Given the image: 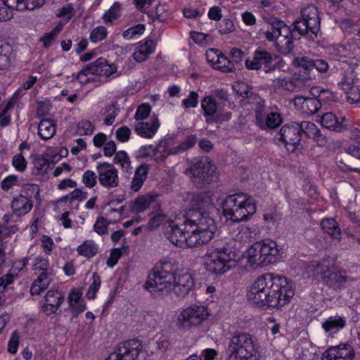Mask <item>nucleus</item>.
<instances>
[{
	"label": "nucleus",
	"mask_w": 360,
	"mask_h": 360,
	"mask_svg": "<svg viewBox=\"0 0 360 360\" xmlns=\"http://www.w3.org/2000/svg\"><path fill=\"white\" fill-rule=\"evenodd\" d=\"M321 228L333 238L340 240L341 232L337 221L333 218H326L321 221Z\"/></svg>",
	"instance_id": "35"
},
{
	"label": "nucleus",
	"mask_w": 360,
	"mask_h": 360,
	"mask_svg": "<svg viewBox=\"0 0 360 360\" xmlns=\"http://www.w3.org/2000/svg\"><path fill=\"white\" fill-rule=\"evenodd\" d=\"M142 349V344L132 339L122 342L105 360H136Z\"/></svg>",
	"instance_id": "12"
},
{
	"label": "nucleus",
	"mask_w": 360,
	"mask_h": 360,
	"mask_svg": "<svg viewBox=\"0 0 360 360\" xmlns=\"http://www.w3.org/2000/svg\"><path fill=\"white\" fill-rule=\"evenodd\" d=\"M198 103V94L195 91H191L187 98L183 100L182 105L185 108H195Z\"/></svg>",
	"instance_id": "56"
},
{
	"label": "nucleus",
	"mask_w": 360,
	"mask_h": 360,
	"mask_svg": "<svg viewBox=\"0 0 360 360\" xmlns=\"http://www.w3.org/2000/svg\"><path fill=\"white\" fill-rule=\"evenodd\" d=\"M160 124L157 117L153 118L150 122H141L136 126V133L144 138H151L159 128Z\"/></svg>",
	"instance_id": "28"
},
{
	"label": "nucleus",
	"mask_w": 360,
	"mask_h": 360,
	"mask_svg": "<svg viewBox=\"0 0 360 360\" xmlns=\"http://www.w3.org/2000/svg\"><path fill=\"white\" fill-rule=\"evenodd\" d=\"M201 108L207 124L218 123L220 118L217 115V101L212 96H205L201 101Z\"/></svg>",
	"instance_id": "22"
},
{
	"label": "nucleus",
	"mask_w": 360,
	"mask_h": 360,
	"mask_svg": "<svg viewBox=\"0 0 360 360\" xmlns=\"http://www.w3.org/2000/svg\"><path fill=\"white\" fill-rule=\"evenodd\" d=\"M297 122L283 125L279 131V141L285 146L288 150L294 152L300 146L302 135Z\"/></svg>",
	"instance_id": "13"
},
{
	"label": "nucleus",
	"mask_w": 360,
	"mask_h": 360,
	"mask_svg": "<svg viewBox=\"0 0 360 360\" xmlns=\"http://www.w3.org/2000/svg\"><path fill=\"white\" fill-rule=\"evenodd\" d=\"M96 169L98 181L103 187L110 189L119 186L118 172L112 164L101 162Z\"/></svg>",
	"instance_id": "14"
},
{
	"label": "nucleus",
	"mask_w": 360,
	"mask_h": 360,
	"mask_svg": "<svg viewBox=\"0 0 360 360\" xmlns=\"http://www.w3.org/2000/svg\"><path fill=\"white\" fill-rule=\"evenodd\" d=\"M330 271L329 262L327 260L323 261H312L309 262L306 266V273L308 277L316 278L319 276L323 278L326 274Z\"/></svg>",
	"instance_id": "26"
},
{
	"label": "nucleus",
	"mask_w": 360,
	"mask_h": 360,
	"mask_svg": "<svg viewBox=\"0 0 360 360\" xmlns=\"http://www.w3.org/2000/svg\"><path fill=\"white\" fill-rule=\"evenodd\" d=\"M150 207H160L156 196L146 194L129 202V210L134 213L142 212Z\"/></svg>",
	"instance_id": "21"
},
{
	"label": "nucleus",
	"mask_w": 360,
	"mask_h": 360,
	"mask_svg": "<svg viewBox=\"0 0 360 360\" xmlns=\"http://www.w3.org/2000/svg\"><path fill=\"white\" fill-rule=\"evenodd\" d=\"M323 281L329 288L338 290L345 287L347 281H353V278L344 275L341 271H331L330 270L323 277Z\"/></svg>",
	"instance_id": "23"
},
{
	"label": "nucleus",
	"mask_w": 360,
	"mask_h": 360,
	"mask_svg": "<svg viewBox=\"0 0 360 360\" xmlns=\"http://www.w3.org/2000/svg\"><path fill=\"white\" fill-rule=\"evenodd\" d=\"M194 281L190 274L176 275L175 282L172 283V291L179 298H184L192 290Z\"/></svg>",
	"instance_id": "18"
},
{
	"label": "nucleus",
	"mask_w": 360,
	"mask_h": 360,
	"mask_svg": "<svg viewBox=\"0 0 360 360\" xmlns=\"http://www.w3.org/2000/svg\"><path fill=\"white\" fill-rule=\"evenodd\" d=\"M148 167L146 165H140L135 172L133 180L131 182V188L137 192L143 186L148 176Z\"/></svg>",
	"instance_id": "33"
},
{
	"label": "nucleus",
	"mask_w": 360,
	"mask_h": 360,
	"mask_svg": "<svg viewBox=\"0 0 360 360\" xmlns=\"http://www.w3.org/2000/svg\"><path fill=\"white\" fill-rule=\"evenodd\" d=\"M34 174H39L46 172L49 167V161L44 158L37 157L33 160Z\"/></svg>",
	"instance_id": "44"
},
{
	"label": "nucleus",
	"mask_w": 360,
	"mask_h": 360,
	"mask_svg": "<svg viewBox=\"0 0 360 360\" xmlns=\"http://www.w3.org/2000/svg\"><path fill=\"white\" fill-rule=\"evenodd\" d=\"M77 251L80 255L92 257L97 254L98 247L93 240H86L77 247Z\"/></svg>",
	"instance_id": "36"
},
{
	"label": "nucleus",
	"mask_w": 360,
	"mask_h": 360,
	"mask_svg": "<svg viewBox=\"0 0 360 360\" xmlns=\"http://www.w3.org/2000/svg\"><path fill=\"white\" fill-rule=\"evenodd\" d=\"M12 164L16 170L21 172H24L27 167V161L22 153L13 156Z\"/></svg>",
	"instance_id": "53"
},
{
	"label": "nucleus",
	"mask_w": 360,
	"mask_h": 360,
	"mask_svg": "<svg viewBox=\"0 0 360 360\" xmlns=\"http://www.w3.org/2000/svg\"><path fill=\"white\" fill-rule=\"evenodd\" d=\"M151 111V107L148 104L143 103L139 105L135 113L134 118L136 120H141L147 118Z\"/></svg>",
	"instance_id": "52"
},
{
	"label": "nucleus",
	"mask_w": 360,
	"mask_h": 360,
	"mask_svg": "<svg viewBox=\"0 0 360 360\" xmlns=\"http://www.w3.org/2000/svg\"><path fill=\"white\" fill-rule=\"evenodd\" d=\"M285 63L278 56L264 49H257L252 56V59L245 60V66L249 70H263L265 73H272L282 70Z\"/></svg>",
	"instance_id": "8"
},
{
	"label": "nucleus",
	"mask_w": 360,
	"mask_h": 360,
	"mask_svg": "<svg viewBox=\"0 0 360 360\" xmlns=\"http://www.w3.org/2000/svg\"><path fill=\"white\" fill-rule=\"evenodd\" d=\"M232 239L217 240L205 254V265L208 271L222 274L235 266L236 252L232 248Z\"/></svg>",
	"instance_id": "4"
},
{
	"label": "nucleus",
	"mask_w": 360,
	"mask_h": 360,
	"mask_svg": "<svg viewBox=\"0 0 360 360\" xmlns=\"http://www.w3.org/2000/svg\"><path fill=\"white\" fill-rule=\"evenodd\" d=\"M314 59L307 56H298L294 58L292 65L295 68H300L305 72L313 70Z\"/></svg>",
	"instance_id": "37"
},
{
	"label": "nucleus",
	"mask_w": 360,
	"mask_h": 360,
	"mask_svg": "<svg viewBox=\"0 0 360 360\" xmlns=\"http://www.w3.org/2000/svg\"><path fill=\"white\" fill-rule=\"evenodd\" d=\"M145 31V25L139 24L131 27L123 32V37L127 39H133L136 35L142 34Z\"/></svg>",
	"instance_id": "47"
},
{
	"label": "nucleus",
	"mask_w": 360,
	"mask_h": 360,
	"mask_svg": "<svg viewBox=\"0 0 360 360\" xmlns=\"http://www.w3.org/2000/svg\"><path fill=\"white\" fill-rule=\"evenodd\" d=\"M355 356L352 347L349 345H340L326 350L321 360H353Z\"/></svg>",
	"instance_id": "19"
},
{
	"label": "nucleus",
	"mask_w": 360,
	"mask_h": 360,
	"mask_svg": "<svg viewBox=\"0 0 360 360\" xmlns=\"http://www.w3.org/2000/svg\"><path fill=\"white\" fill-rule=\"evenodd\" d=\"M298 125L301 135L305 134L309 139L314 136L315 132H317L319 129L315 124L307 121L298 123Z\"/></svg>",
	"instance_id": "43"
},
{
	"label": "nucleus",
	"mask_w": 360,
	"mask_h": 360,
	"mask_svg": "<svg viewBox=\"0 0 360 360\" xmlns=\"http://www.w3.org/2000/svg\"><path fill=\"white\" fill-rule=\"evenodd\" d=\"M218 30L221 34H227L234 31L235 25L230 19H224L219 24Z\"/></svg>",
	"instance_id": "51"
},
{
	"label": "nucleus",
	"mask_w": 360,
	"mask_h": 360,
	"mask_svg": "<svg viewBox=\"0 0 360 360\" xmlns=\"http://www.w3.org/2000/svg\"><path fill=\"white\" fill-rule=\"evenodd\" d=\"M217 60L218 63L215 65V69L221 70L225 72H233L236 70L233 62L229 60L224 54H221Z\"/></svg>",
	"instance_id": "41"
},
{
	"label": "nucleus",
	"mask_w": 360,
	"mask_h": 360,
	"mask_svg": "<svg viewBox=\"0 0 360 360\" xmlns=\"http://www.w3.org/2000/svg\"><path fill=\"white\" fill-rule=\"evenodd\" d=\"M295 295L292 284L282 276L265 274L259 276L247 293L249 302L259 308L283 307Z\"/></svg>",
	"instance_id": "3"
},
{
	"label": "nucleus",
	"mask_w": 360,
	"mask_h": 360,
	"mask_svg": "<svg viewBox=\"0 0 360 360\" xmlns=\"http://www.w3.org/2000/svg\"><path fill=\"white\" fill-rule=\"evenodd\" d=\"M221 54L222 53L218 49H210L206 51L205 56L208 63L214 68L218 63L217 58H220Z\"/></svg>",
	"instance_id": "54"
},
{
	"label": "nucleus",
	"mask_w": 360,
	"mask_h": 360,
	"mask_svg": "<svg viewBox=\"0 0 360 360\" xmlns=\"http://www.w3.org/2000/svg\"><path fill=\"white\" fill-rule=\"evenodd\" d=\"M165 216L162 214H158L151 218L148 223V227L150 230H155L164 221Z\"/></svg>",
	"instance_id": "59"
},
{
	"label": "nucleus",
	"mask_w": 360,
	"mask_h": 360,
	"mask_svg": "<svg viewBox=\"0 0 360 360\" xmlns=\"http://www.w3.org/2000/svg\"><path fill=\"white\" fill-rule=\"evenodd\" d=\"M117 71V67L114 64H109L106 59L99 58L96 61L86 65L77 75L75 79H78L81 84H86L89 79H82L83 75L92 74L98 76L109 77Z\"/></svg>",
	"instance_id": "10"
},
{
	"label": "nucleus",
	"mask_w": 360,
	"mask_h": 360,
	"mask_svg": "<svg viewBox=\"0 0 360 360\" xmlns=\"http://www.w3.org/2000/svg\"><path fill=\"white\" fill-rule=\"evenodd\" d=\"M18 181V176L15 175H9L1 181V186L4 191H8Z\"/></svg>",
	"instance_id": "61"
},
{
	"label": "nucleus",
	"mask_w": 360,
	"mask_h": 360,
	"mask_svg": "<svg viewBox=\"0 0 360 360\" xmlns=\"http://www.w3.org/2000/svg\"><path fill=\"white\" fill-rule=\"evenodd\" d=\"M120 4L115 2L112 6L103 15V19L106 24H110L120 15Z\"/></svg>",
	"instance_id": "39"
},
{
	"label": "nucleus",
	"mask_w": 360,
	"mask_h": 360,
	"mask_svg": "<svg viewBox=\"0 0 360 360\" xmlns=\"http://www.w3.org/2000/svg\"><path fill=\"white\" fill-rule=\"evenodd\" d=\"M294 105L300 110L303 114L311 115L316 113L321 107V103L315 97L296 96L294 98Z\"/></svg>",
	"instance_id": "20"
},
{
	"label": "nucleus",
	"mask_w": 360,
	"mask_h": 360,
	"mask_svg": "<svg viewBox=\"0 0 360 360\" xmlns=\"http://www.w3.org/2000/svg\"><path fill=\"white\" fill-rule=\"evenodd\" d=\"M210 316L207 307L193 304L179 313L176 325L181 330H189L200 326Z\"/></svg>",
	"instance_id": "9"
},
{
	"label": "nucleus",
	"mask_w": 360,
	"mask_h": 360,
	"mask_svg": "<svg viewBox=\"0 0 360 360\" xmlns=\"http://www.w3.org/2000/svg\"><path fill=\"white\" fill-rule=\"evenodd\" d=\"M64 300L65 297L63 292L58 290H50L40 302L41 310L46 316L55 314Z\"/></svg>",
	"instance_id": "16"
},
{
	"label": "nucleus",
	"mask_w": 360,
	"mask_h": 360,
	"mask_svg": "<svg viewBox=\"0 0 360 360\" xmlns=\"http://www.w3.org/2000/svg\"><path fill=\"white\" fill-rule=\"evenodd\" d=\"M169 17V12L166 5H158L155 9V19L165 22Z\"/></svg>",
	"instance_id": "55"
},
{
	"label": "nucleus",
	"mask_w": 360,
	"mask_h": 360,
	"mask_svg": "<svg viewBox=\"0 0 360 360\" xmlns=\"http://www.w3.org/2000/svg\"><path fill=\"white\" fill-rule=\"evenodd\" d=\"M13 47L8 43L0 40V70H6L10 67Z\"/></svg>",
	"instance_id": "31"
},
{
	"label": "nucleus",
	"mask_w": 360,
	"mask_h": 360,
	"mask_svg": "<svg viewBox=\"0 0 360 360\" xmlns=\"http://www.w3.org/2000/svg\"><path fill=\"white\" fill-rule=\"evenodd\" d=\"M223 214L232 222L247 221L256 212L255 200L245 193H239L227 196L222 202Z\"/></svg>",
	"instance_id": "6"
},
{
	"label": "nucleus",
	"mask_w": 360,
	"mask_h": 360,
	"mask_svg": "<svg viewBox=\"0 0 360 360\" xmlns=\"http://www.w3.org/2000/svg\"><path fill=\"white\" fill-rule=\"evenodd\" d=\"M94 231L99 235H103L108 232V224L104 217H98L94 226Z\"/></svg>",
	"instance_id": "57"
},
{
	"label": "nucleus",
	"mask_w": 360,
	"mask_h": 360,
	"mask_svg": "<svg viewBox=\"0 0 360 360\" xmlns=\"http://www.w3.org/2000/svg\"><path fill=\"white\" fill-rule=\"evenodd\" d=\"M339 87L347 95V100L350 103L360 102V84L355 72L351 68L345 71L342 78L338 82Z\"/></svg>",
	"instance_id": "11"
},
{
	"label": "nucleus",
	"mask_w": 360,
	"mask_h": 360,
	"mask_svg": "<svg viewBox=\"0 0 360 360\" xmlns=\"http://www.w3.org/2000/svg\"><path fill=\"white\" fill-rule=\"evenodd\" d=\"M212 162L207 157H201L191 165L188 169L193 178L198 179L202 184H210L212 170Z\"/></svg>",
	"instance_id": "15"
},
{
	"label": "nucleus",
	"mask_w": 360,
	"mask_h": 360,
	"mask_svg": "<svg viewBox=\"0 0 360 360\" xmlns=\"http://www.w3.org/2000/svg\"><path fill=\"white\" fill-rule=\"evenodd\" d=\"M131 131L127 127H122L116 131V138L120 142H125L129 139Z\"/></svg>",
	"instance_id": "60"
},
{
	"label": "nucleus",
	"mask_w": 360,
	"mask_h": 360,
	"mask_svg": "<svg viewBox=\"0 0 360 360\" xmlns=\"http://www.w3.org/2000/svg\"><path fill=\"white\" fill-rule=\"evenodd\" d=\"M19 345V336L17 335V333L15 332L8 344V351L11 354H15Z\"/></svg>",
	"instance_id": "64"
},
{
	"label": "nucleus",
	"mask_w": 360,
	"mask_h": 360,
	"mask_svg": "<svg viewBox=\"0 0 360 360\" xmlns=\"http://www.w3.org/2000/svg\"><path fill=\"white\" fill-rule=\"evenodd\" d=\"M197 142V136L195 135H191L186 138L180 145L174 148L175 153L180 151H185L192 148Z\"/></svg>",
	"instance_id": "49"
},
{
	"label": "nucleus",
	"mask_w": 360,
	"mask_h": 360,
	"mask_svg": "<svg viewBox=\"0 0 360 360\" xmlns=\"http://www.w3.org/2000/svg\"><path fill=\"white\" fill-rule=\"evenodd\" d=\"M261 250L260 243L258 241L252 245L247 252L248 263L254 268L264 266Z\"/></svg>",
	"instance_id": "30"
},
{
	"label": "nucleus",
	"mask_w": 360,
	"mask_h": 360,
	"mask_svg": "<svg viewBox=\"0 0 360 360\" xmlns=\"http://www.w3.org/2000/svg\"><path fill=\"white\" fill-rule=\"evenodd\" d=\"M176 267L169 262H159L148 276L145 288L155 297L172 292V283L175 282Z\"/></svg>",
	"instance_id": "5"
},
{
	"label": "nucleus",
	"mask_w": 360,
	"mask_h": 360,
	"mask_svg": "<svg viewBox=\"0 0 360 360\" xmlns=\"http://www.w3.org/2000/svg\"><path fill=\"white\" fill-rule=\"evenodd\" d=\"M346 120L345 117H341L339 122L338 117L332 112L324 113L321 120V124L324 128L330 129L334 131L341 132L346 129L344 122Z\"/></svg>",
	"instance_id": "27"
},
{
	"label": "nucleus",
	"mask_w": 360,
	"mask_h": 360,
	"mask_svg": "<svg viewBox=\"0 0 360 360\" xmlns=\"http://www.w3.org/2000/svg\"><path fill=\"white\" fill-rule=\"evenodd\" d=\"M51 269H49L47 271H42V272L39 274V276L35 281L39 283H41L43 286L48 288L51 282L50 276H51Z\"/></svg>",
	"instance_id": "62"
},
{
	"label": "nucleus",
	"mask_w": 360,
	"mask_h": 360,
	"mask_svg": "<svg viewBox=\"0 0 360 360\" xmlns=\"http://www.w3.org/2000/svg\"><path fill=\"white\" fill-rule=\"evenodd\" d=\"M346 324L345 317L341 316H330L322 323V327L326 332H337L343 328Z\"/></svg>",
	"instance_id": "34"
},
{
	"label": "nucleus",
	"mask_w": 360,
	"mask_h": 360,
	"mask_svg": "<svg viewBox=\"0 0 360 360\" xmlns=\"http://www.w3.org/2000/svg\"><path fill=\"white\" fill-rule=\"evenodd\" d=\"M56 133V122L54 120L44 119L38 125V134L44 140H49Z\"/></svg>",
	"instance_id": "32"
},
{
	"label": "nucleus",
	"mask_w": 360,
	"mask_h": 360,
	"mask_svg": "<svg viewBox=\"0 0 360 360\" xmlns=\"http://www.w3.org/2000/svg\"><path fill=\"white\" fill-rule=\"evenodd\" d=\"M257 124L262 129H274L282 122V118L278 112H270L263 115L261 112L256 114Z\"/></svg>",
	"instance_id": "24"
},
{
	"label": "nucleus",
	"mask_w": 360,
	"mask_h": 360,
	"mask_svg": "<svg viewBox=\"0 0 360 360\" xmlns=\"http://www.w3.org/2000/svg\"><path fill=\"white\" fill-rule=\"evenodd\" d=\"M214 206L209 193L193 194L189 200V208L183 223L169 222L165 235L174 245L181 247H198L208 243L217 230L214 220L210 216Z\"/></svg>",
	"instance_id": "1"
},
{
	"label": "nucleus",
	"mask_w": 360,
	"mask_h": 360,
	"mask_svg": "<svg viewBox=\"0 0 360 360\" xmlns=\"http://www.w3.org/2000/svg\"><path fill=\"white\" fill-rule=\"evenodd\" d=\"M107 34V29L104 26H98L91 31L89 39L91 42L97 43L103 40Z\"/></svg>",
	"instance_id": "46"
},
{
	"label": "nucleus",
	"mask_w": 360,
	"mask_h": 360,
	"mask_svg": "<svg viewBox=\"0 0 360 360\" xmlns=\"http://www.w3.org/2000/svg\"><path fill=\"white\" fill-rule=\"evenodd\" d=\"M94 130V126L89 120H82L77 123V133L80 136L91 135Z\"/></svg>",
	"instance_id": "45"
},
{
	"label": "nucleus",
	"mask_w": 360,
	"mask_h": 360,
	"mask_svg": "<svg viewBox=\"0 0 360 360\" xmlns=\"http://www.w3.org/2000/svg\"><path fill=\"white\" fill-rule=\"evenodd\" d=\"M32 206V200L22 195H19L14 198L11 202V207L13 212L18 215L29 212Z\"/></svg>",
	"instance_id": "29"
},
{
	"label": "nucleus",
	"mask_w": 360,
	"mask_h": 360,
	"mask_svg": "<svg viewBox=\"0 0 360 360\" xmlns=\"http://www.w3.org/2000/svg\"><path fill=\"white\" fill-rule=\"evenodd\" d=\"M162 149L164 150L165 147L161 143L156 147H154L153 145H148L142 146L139 150V153L142 157H156L158 159L159 157L157 155L158 153L162 152Z\"/></svg>",
	"instance_id": "40"
},
{
	"label": "nucleus",
	"mask_w": 360,
	"mask_h": 360,
	"mask_svg": "<svg viewBox=\"0 0 360 360\" xmlns=\"http://www.w3.org/2000/svg\"><path fill=\"white\" fill-rule=\"evenodd\" d=\"M259 242L262 249V260H263L264 266L276 263L280 259L281 250L278 248L276 241L265 239Z\"/></svg>",
	"instance_id": "17"
},
{
	"label": "nucleus",
	"mask_w": 360,
	"mask_h": 360,
	"mask_svg": "<svg viewBox=\"0 0 360 360\" xmlns=\"http://www.w3.org/2000/svg\"><path fill=\"white\" fill-rule=\"evenodd\" d=\"M259 345L247 333H238L230 339L227 348L228 360H259Z\"/></svg>",
	"instance_id": "7"
},
{
	"label": "nucleus",
	"mask_w": 360,
	"mask_h": 360,
	"mask_svg": "<svg viewBox=\"0 0 360 360\" xmlns=\"http://www.w3.org/2000/svg\"><path fill=\"white\" fill-rule=\"evenodd\" d=\"M272 85L275 89L281 88L289 91H292L295 87L290 77H282L281 76L272 79Z\"/></svg>",
	"instance_id": "38"
},
{
	"label": "nucleus",
	"mask_w": 360,
	"mask_h": 360,
	"mask_svg": "<svg viewBox=\"0 0 360 360\" xmlns=\"http://www.w3.org/2000/svg\"><path fill=\"white\" fill-rule=\"evenodd\" d=\"M155 46V42L150 39H146L144 41H140L133 53L134 59L139 63L145 61L154 52Z\"/></svg>",
	"instance_id": "25"
},
{
	"label": "nucleus",
	"mask_w": 360,
	"mask_h": 360,
	"mask_svg": "<svg viewBox=\"0 0 360 360\" xmlns=\"http://www.w3.org/2000/svg\"><path fill=\"white\" fill-rule=\"evenodd\" d=\"M44 4V0H20V11L33 10Z\"/></svg>",
	"instance_id": "48"
},
{
	"label": "nucleus",
	"mask_w": 360,
	"mask_h": 360,
	"mask_svg": "<svg viewBox=\"0 0 360 360\" xmlns=\"http://www.w3.org/2000/svg\"><path fill=\"white\" fill-rule=\"evenodd\" d=\"M98 176L95 172L87 170L84 172L82 177L84 184L88 188H93L96 184Z\"/></svg>",
	"instance_id": "50"
},
{
	"label": "nucleus",
	"mask_w": 360,
	"mask_h": 360,
	"mask_svg": "<svg viewBox=\"0 0 360 360\" xmlns=\"http://www.w3.org/2000/svg\"><path fill=\"white\" fill-rule=\"evenodd\" d=\"M313 70L316 69L320 73H326L329 68L328 63L323 59H314Z\"/></svg>",
	"instance_id": "63"
},
{
	"label": "nucleus",
	"mask_w": 360,
	"mask_h": 360,
	"mask_svg": "<svg viewBox=\"0 0 360 360\" xmlns=\"http://www.w3.org/2000/svg\"><path fill=\"white\" fill-rule=\"evenodd\" d=\"M320 25L321 19L317 7L314 4H308L301 10V18L293 22V29L283 21L273 18L268 22L266 27L260 30V34L267 41H274L278 51L287 55L294 49L296 33L314 40L320 31Z\"/></svg>",
	"instance_id": "2"
},
{
	"label": "nucleus",
	"mask_w": 360,
	"mask_h": 360,
	"mask_svg": "<svg viewBox=\"0 0 360 360\" xmlns=\"http://www.w3.org/2000/svg\"><path fill=\"white\" fill-rule=\"evenodd\" d=\"M114 163L120 165L122 169L126 172L130 168L131 162L126 152L123 150L118 151L115 153L113 160Z\"/></svg>",
	"instance_id": "42"
},
{
	"label": "nucleus",
	"mask_w": 360,
	"mask_h": 360,
	"mask_svg": "<svg viewBox=\"0 0 360 360\" xmlns=\"http://www.w3.org/2000/svg\"><path fill=\"white\" fill-rule=\"evenodd\" d=\"M111 110H113L112 113L108 114L104 119V124L108 126L112 124V123L115 121V117L117 115L118 108L117 107L116 103L110 105L108 107L107 112H109Z\"/></svg>",
	"instance_id": "58"
}]
</instances>
